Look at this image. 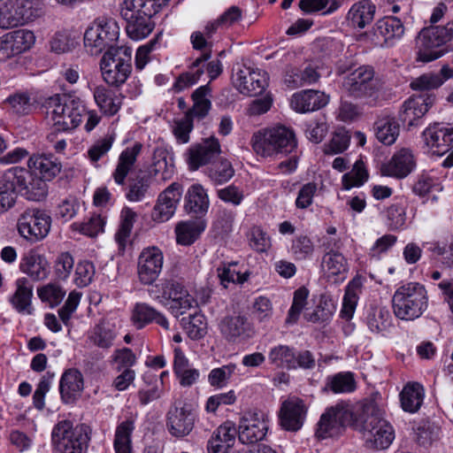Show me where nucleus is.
<instances>
[{"label":"nucleus","mask_w":453,"mask_h":453,"mask_svg":"<svg viewBox=\"0 0 453 453\" xmlns=\"http://www.w3.org/2000/svg\"><path fill=\"white\" fill-rule=\"evenodd\" d=\"M356 425L366 448L385 449L395 438L392 426L384 418V411L375 399L364 400L357 411Z\"/></svg>","instance_id":"obj_1"},{"label":"nucleus","mask_w":453,"mask_h":453,"mask_svg":"<svg viewBox=\"0 0 453 453\" xmlns=\"http://www.w3.org/2000/svg\"><path fill=\"white\" fill-rule=\"evenodd\" d=\"M349 73L342 79V89L351 98H374L382 88V83L372 65H364L357 67V64L352 60L340 63L337 73Z\"/></svg>","instance_id":"obj_2"},{"label":"nucleus","mask_w":453,"mask_h":453,"mask_svg":"<svg viewBox=\"0 0 453 453\" xmlns=\"http://www.w3.org/2000/svg\"><path fill=\"white\" fill-rule=\"evenodd\" d=\"M47 121L57 132H69L81 122L86 112L83 103L69 95H55L44 103Z\"/></svg>","instance_id":"obj_3"},{"label":"nucleus","mask_w":453,"mask_h":453,"mask_svg":"<svg viewBox=\"0 0 453 453\" xmlns=\"http://www.w3.org/2000/svg\"><path fill=\"white\" fill-rule=\"evenodd\" d=\"M165 4V0H125L120 13L127 22L128 36L133 40L148 36L154 28L151 18Z\"/></svg>","instance_id":"obj_4"},{"label":"nucleus","mask_w":453,"mask_h":453,"mask_svg":"<svg viewBox=\"0 0 453 453\" xmlns=\"http://www.w3.org/2000/svg\"><path fill=\"white\" fill-rule=\"evenodd\" d=\"M297 145L294 131L285 126H275L255 132L250 139L253 151L262 157L291 153Z\"/></svg>","instance_id":"obj_5"},{"label":"nucleus","mask_w":453,"mask_h":453,"mask_svg":"<svg viewBox=\"0 0 453 453\" xmlns=\"http://www.w3.org/2000/svg\"><path fill=\"white\" fill-rule=\"evenodd\" d=\"M394 314L402 320H414L428 307L427 292L418 282H407L396 288L392 297Z\"/></svg>","instance_id":"obj_6"},{"label":"nucleus","mask_w":453,"mask_h":453,"mask_svg":"<svg viewBox=\"0 0 453 453\" xmlns=\"http://www.w3.org/2000/svg\"><path fill=\"white\" fill-rule=\"evenodd\" d=\"M43 12L41 0H7L0 6V28L8 29L32 22Z\"/></svg>","instance_id":"obj_7"},{"label":"nucleus","mask_w":453,"mask_h":453,"mask_svg":"<svg viewBox=\"0 0 453 453\" xmlns=\"http://www.w3.org/2000/svg\"><path fill=\"white\" fill-rule=\"evenodd\" d=\"M88 430L84 425L73 427L71 421L62 420L52 430L53 446L60 453H83L89 441Z\"/></svg>","instance_id":"obj_8"},{"label":"nucleus","mask_w":453,"mask_h":453,"mask_svg":"<svg viewBox=\"0 0 453 453\" xmlns=\"http://www.w3.org/2000/svg\"><path fill=\"white\" fill-rule=\"evenodd\" d=\"M119 35V29L115 21L99 18L86 30L84 47L91 55H97L105 49H116L114 44Z\"/></svg>","instance_id":"obj_9"},{"label":"nucleus","mask_w":453,"mask_h":453,"mask_svg":"<svg viewBox=\"0 0 453 453\" xmlns=\"http://www.w3.org/2000/svg\"><path fill=\"white\" fill-rule=\"evenodd\" d=\"M449 42H453V19L445 26L423 28L417 38V43L419 47V59L429 62L439 58L443 52L434 49Z\"/></svg>","instance_id":"obj_10"},{"label":"nucleus","mask_w":453,"mask_h":453,"mask_svg":"<svg viewBox=\"0 0 453 453\" xmlns=\"http://www.w3.org/2000/svg\"><path fill=\"white\" fill-rule=\"evenodd\" d=\"M130 52L127 49L108 50L100 61L104 81L111 86L123 84L131 73Z\"/></svg>","instance_id":"obj_11"},{"label":"nucleus","mask_w":453,"mask_h":453,"mask_svg":"<svg viewBox=\"0 0 453 453\" xmlns=\"http://www.w3.org/2000/svg\"><path fill=\"white\" fill-rule=\"evenodd\" d=\"M210 38L200 32L192 33L190 41L195 50H201L203 53L189 66V70L177 78L173 86L174 92H180L196 83L203 73V63L211 56V43L208 42Z\"/></svg>","instance_id":"obj_12"},{"label":"nucleus","mask_w":453,"mask_h":453,"mask_svg":"<svg viewBox=\"0 0 453 453\" xmlns=\"http://www.w3.org/2000/svg\"><path fill=\"white\" fill-rule=\"evenodd\" d=\"M50 216L43 210L28 208L18 219L17 228L21 237L35 243L50 233Z\"/></svg>","instance_id":"obj_13"},{"label":"nucleus","mask_w":453,"mask_h":453,"mask_svg":"<svg viewBox=\"0 0 453 453\" xmlns=\"http://www.w3.org/2000/svg\"><path fill=\"white\" fill-rule=\"evenodd\" d=\"M9 181L17 187L19 191L27 199L32 201H41L48 194V185L40 179L28 167H12L5 173Z\"/></svg>","instance_id":"obj_14"},{"label":"nucleus","mask_w":453,"mask_h":453,"mask_svg":"<svg viewBox=\"0 0 453 453\" xmlns=\"http://www.w3.org/2000/svg\"><path fill=\"white\" fill-rule=\"evenodd\" d=\"M351 417V411L340 405L326 409L318 422L316 437L324 440L340 435Z\"/></svg>","instance_id":"obj_15"},{"label":"nucleus","mask_w":453,"mask_h":453,"mask_svg":"<svg viewBox=\"0 0 453 453\" xmlns=\"http://www.w3.org/2000/svg\"><path fill=\"white\" fill-rule=\"evenodd\" d=\"M232 80L236 89L247 96L260 95L268 85V76L265 72L245 65L233 74Z\"/></svg>","instance_id":"obj_16"},{"label":"nucleus","mask_w":453,"mask_h":453,"mask_svg":"<svg viewBox=\"0 0 453 453\" xmlns=\"http://www.w3.org/2000/svg\"><path fill=\"white\" fill-rule=\"evenodd\" d=\"M164 263L163 252L156 246L142 250L138 257L137 274L142 284L150 285L159 276Z\"/></svg>","instance_id":"obj_17"},{"label":"nucleus","mask_w":453,"mask_h":453,"mask_svg":"<svg viewBox=\"0 0 453 453\" xmlns=\"http://www.w3.org/2000/svg\"><path fill=\"white\" fill-rule=\"evenodd\" d=\"M195 415L187 403H174L166 414L167 430L176 438L188 435L195 426Z\"/></svg>","instance_id":"obj_18"},{"label":"nucleus","mask_w":453,"mask_h":453,"mask_svg":"<svg viewBox=\"0 0 453 453\" xmlns=\"http://www.w3.org/2000/svg\"><path fill=\"white\" fill-rule=\"evenodd\" d=\"M268 425L265 415L257 411H246L239 423V440L242 443H256L265 437Z\"/></svg>","instance_id":"obj_19"},{"label":"nucleus","mask_w":453,"mask_h":453,"mask_svg":"<svg viewBox=\"0 0 453 453\" xmlns=\"http://www.w3.org/2000/svg\"><path fill=\"white\" fill-rule=\"evenodd\" d=\"M181 185L173 182L159 194L151 212V219L154 222L163 223L173 216L181 197Z\"/></svg>","instance_id":"obj_20"},{"label":"nucleus","mask_w":453,"mask_h":453,"mask_svg":"<svg viewBox=\"0 0 453 453\" xmlns=\"http://www.w3.org/2000/svg\"><path fill=\"white\" fill-rule=\"evenodd\" d=\"M416 165L417 160L413 152L410 149L402 148L388 162L381 165L380 173L383 176L403 179L412 173Z\"/></svg>","instance_id":"obj_21"},{"label":"nucleus","mask_w":453,"mask_h":453,"mask_svg":"<svg viewBox=\"0 0 453 453\" xmlns=\"http://www.w3.org/2000/svg\"><path fill=\"white\" fill-rule=\"evenodd\" d=\"M307 408L298 397H289L280 406L279 418L281 427L287 431L296 432L303 425Z\"/></svg>","instance_id":"obj_22"},{"label":"nucleus","mask_w":453,"mask_h":453,"mask_svg":"<svg viewBox=\"0 0 453 453\" xmlns=\"http://www.w3.org/2000/svg\"><path fill=\"white\" fill-rule=\"evenodd\" d=\"M220 152V144L215 137H210L201 143L192 146L188 152L189 169L195 171L200 166L211 163Z\"/></svg>","instance_id":"obj_23"},{"label":"nucleus","mask_w":453,"mask_h":453,"mask_svg":"<svg viewBox=\"0 0 453 453\" xmlns=\"http://www.w3.org/2000/svg\"><path fill=\"white\" fill-rule=\"evenodd\" d=\"M219 326L222 336L229 342L244 341L254 334L248 319L241 315L225 317Z\"/></svg>","instance_id":"obj_24"},{"label":"nucleus","mask_w":453,"mask_h":453,"mask_svg":"<svg viewBox=\"0 0 453 453\" xmlns=\"http://www.w3.org/2000/svg\"><path fill=\"white\" fill-rule=\"evenodd\" d=\"M434 101L435 96L434 95H420L410 97L401 107L399 111L400 119L406 122L408 126L415 125V121L426 115Z\"/></svg>","instance_id":"obj_25"},{"label":"nucleus","mask_w":453,"mask_h":453,"mask_svg":"<svg viewBox=\"0 0 453 453\" xmlns=\"http://www.w3.org/2000/svg\"><path fill=\"white\" fill-rule=\"evenodd\" d=\"M19 270L33 280H42L50 273L49 262L37 249L27 250L20 258Z\"/></svg>","instance_id":"obj_26"},{"label":"nucleus","mask_w":453,"mask_h":453,"mask_svg":"<svg viewBox=\"0 0 453 453\" xmlns=\"http://www.w3.org/2000/svg\"><path fill=\"white\" fill-rule=\"evenodd\" d=\"M130 319L136 329H142L153 322L165 330H168L170 327L169 321L165 314L146 303L134 304Z\"/></svg>","instance_id":"obj_27"},{"label":"nucleus","mask_w":453,"mask_h":453,"mask_svg":"<svg viewBox=\"0 0 453 453\" xmlns=\"http://www.w3.org/2000/svg\"><path fill=\"white\" fill-rule=\"evenodd\" d=\"M27 167L42 180H53L61 171V163L52 154L37 153L27 160Z\"/></svg>","instance_id":"obj_28"},{"label":"nucleus","mask_w":453,"mask_h":453,"mask_svg":"<svg viewBox=\"0 0 453 453\" xmlns=\"http://www.w3.org/2000/svg\"><path fill=\"white\" fill-rule=\"evenodd\" d=\"M328 103V96L319 90L305 89L295 93L291 97V107L297 112L304 113L323 108Z\"/></svg>","instance_id":"obj_29"},{"label":"nucleus","mask_w":453,"mask_h":453,"mask_svg":"<svg viewBox=\"0 0 453 453\" xmlns=\"http://www.w3.org/2000/svg\"><path fill=\"white\" fill-rule=\"evenodd\" d=\"M234 424L226 421L219 426L208 441V453H228L234 445L236 438Z\"/></svg>","instance_id":"obj_30"},{"label":"nucleus","mask_w":453,"mask_h":453,"mask_svg":"<svg viewBox=\"0 0 453 453\" xmlns=\"http://www.w3.org/2000/svg\"><path fill=\"white\" fill-rule=\"evenodd\" d=\"M142 145L135 142L131 147H127L119 155L112 178L119 185H125L127 175L134 168L137 157L140 155Z\"/></svg>","instance_id":"obj_31"},{"label":"nucleus","mask_w":453,"mask_h":453,"mask_svg":"<svg viewBox=\"0 0 453 453\" xmlns=\"http://www.w3.org/2000/svg\"><path fill=\"white\" fill-rule=\"evenodd\" d=\"M83 376L77 369L66 370L60 380L59 391L65 403H73L83 390Z\"/></svg>","instance_id":"obj_32"},{"label":"nucleus","mask_w":453,"mask_h":453,"mask_svg":"<svg viewBox=\"0 0 453 453\" xmlns=\"http://www.w3.org/2000/svg\"><path fill=\"white\" fill-rule=\"evenodd\" d=\"M376 6L369 0L355 3L346 15L348 25L353 28L363 29L374 19Z\"/></svg>","instance_id":"obj_33"},{"label":"nucleus","mask_w":453,"mask_h":453,"mask_svg":"<svg viewBox=\"0 0 453 453\" xmlns=\"http://www.w3.org/2000/svg\"><path fill=\"white\" fill-rule=\"evenodd\" d=\"M209 204L207 192L201 184H194L188 189L184 206L188 213L203 216L207 212Z\"/></svg>","instance_id":"obj_34"},{"label":"nucleus","mask_w":453,"mask_h":453,"mask_svg":"<svg viewBox=\"0 0 453 453\" xmlns=\"http://www.w3.org/2000/svg\"><path fill=\"white\" fill-rule=\"evenodd\" d=\"M135 416L121 421L115 429L113 448L115 453H134L132 434L134 430Z\"/></svg>","instance_id":"obj_35"},{"label":"nucleus","mask_w":453,"mask_h":453,"mask_svg":"<svg viewBox=\"0 0 453 453\" xmlns=\"http://www.w3.org/2000/svg\"><path fill=\"white\" fill-rule=\"evenodd\" d=\"M425 390L418 382H408L400 393L401 406L404 411L417 412L424 401Z\"/></svg>","instance_id":"obj_36"},{"label":"nucleus","mask_w":453,"mask_h":453,"mask_svg":"<svg viewBox=\"0 0 453 453\" xmlns=\"http://www.w3.org/2000/svg\"><path fill=\"white\" fill-rule=\"evenodd\" d=\"M319 78L320 74L317 67L312 65H308L303 70L288 67L286 71L284 81L288 88H296L317 82Z\"/></svg>","instance_id":"obj_37"},{"label":"nucleus","mask_w":453,"mask_h":453,"mask_svg":"<svg viewBox=\"0 0 453 453\" xmlns=\"http://www.w3.org/2000/svg\"><path fill=\"white\" fill-rule=\"evenodd\" d=\"M32 296L33 287L27 280V279L20 278L17 280L16 290L10 299L13 307L19 312L32 314Z\"/></svg>","instance_id":"obj_38"},{"label":"nucleus","mask_w":453,"mask_h":453,"mask_svg":"<svg viewBox=\"0 0 453 453\" xmlns=\"http://www.w3.org/2000/svg\"><path fill=\"white\" fill-rule=\"evenodd\" d=\"M94 98L101 111L107 116L115 115L122 105V96L103 86L95 88Z\"/></svg>","instance_id":"obj_39"},{"label":"nucleus","mask_w":453,"mask_h":453,"mask_svg":"<svg viewBox=\"0 0 453 453\" xmlns=\"http://www.w3.org/2000/svg\"><path fill=\"white\" fill-rule=\"evenodd\" d=\"M211 88L209 84L199 87L192 93L193 105L186 113L193 119H203L211 110Z\"/></svg>","instance_id":"obj_40"},{"label":"nucleus","mask_w":453,"mask_h":453,"mask_svg":"<svg viewBox=\"0 0 453 453\" xmlns=\"http://www.w3.org/2000/svg\"><path fill=\"white\" fill-rule=\"evenodd\" d=\"M374 132L379 142L389 146L395 142L400 133V127L394 117L384 116L374 123Z\"/></svg>","instance_id":"obj_41"},{"label":"nucleus","mask_w":453,"mask_h":453,"mask_svg":"<svg viewBox=\"0 0 453 453\" xmlns=\"http://www.w3.org/2000/svg\"><path fill=\"white\" fill-rule=\"evenodd\" d=\"M205 228V222L197 219L195 220L182 221L176 225V241L181 245L192 244Z\"/></svg>","instance_id":"obj_42"},{"label":"nucleus","mask_w":453,"mask_h":453,"mask_svg":"<svg viewBox=\"0 0 453 453\" xmlns=\"http://www.w3.org/2000/svg\"><path fill=\"white\" fill-rule=\"evenodd\" d=\"M295 349L293 347L278 344L270 349L268 360L277 368L295 369Z\"/></svg>","instance_id":"obj_43"},{"label":"nucleus","mask_w":453,"mask_h":453,"mask_svg":"<svg viewBox=\"0 0 453 453\" xmlns=\"http://www.w3.org/2000/svg\"><path fill=\"white\" fill-rule=\"evenodd\" d=\"M403 33V22L395 17H384L379 19L374 26V35L381 36L386 42L394 38H400Z\"/></svg>","instance_id":"obj_44"},{"label":"nucleus","mask_w":453,"mask_h":453,"mask_svg":"<svg viewBox=\"0 0 453 453\" xmlns=\"http://www.w3.org/2000/svg\"><path fill=\"white\" fill-rule=\"evenodd\" d=\"M168 153L164 148H157L153 152L150 173L154 175H160L163 181L170 180L174 173V167L167 160Z\"/></svg>","instance_id":"obj_45"},{"label":"nucleus","mask_w":453,"mask_h":453,"mask_svg":"<svg viewBox=\"0 0 453 453\" xmlns=\"http://www.w3.org/2000/svg\"><path fill=\"white\" fill-rule=\"evenodd\" d=\"M181 324L184 331L192 340H200L207 334V321L205 317L200 312H196L188 318H183Z\"/></svg>","instance_id":"obj_46"},{"label":"nucleus","mask_w":453,"mask_h":453,"mask_svg":"<svg viewBox=\"0 0 453 453\" xmlns=\"http://www.w3.org/2000/svg\"><path fill=\"white\" fill-rule=\"evenodd\" d=\"M115 334L113 330L104 322L101 321L96 325L88 335V341L95 346L101 349L111 347Z\"/></svg>","instance_id":"obj_47"},{"label":"nucleus","mask_w":453,"mask_h":453,"mask_svg":"<svg viewBox=\"0 0 453 453\" xmlns=\"http://www.w3.org/2000/svg\"><path fill=\"white\" fill-rule=\"evenodd\" d=\"M137 214L129 207H124L120 212V226L115 234L119 247L124 248L130 236Z\"/></svg>","instance_id":"obj_48"},{"label":"nucleus","mask_w":453,"mask_h":453,"mask_svg":"<svg viewBox=\"0 0 453 453\" xmlns=\"http://www.w3.org/2000/svg\"><path fill=\"white\" fill-rule=\"evenodd\" d=\"M322 268L330 276H339L348 270L346 258L340 252H326L322 258Z\"/></svg>","instance_id":"obj_49"},{"label":"nucleus","mask_w":453,"mask_h":453,"mask_svg":"<svg viewBox=\"0 0 453 453\" xmlns=\"http://www.w3.org/2000/svg\"><path fill=\"white\" fill-rule=\"evenodd\" d=\"M369 178L368 171L363 160L356 161L351 171L342 176V185L343 189H350L362 186Z\"/></svg>","instance_id":"obj_50"},{"label":"nucleus","mask_w":453,"mask_h":453,"mask_svg":"<svg viewBox=\"0 0 453 453\" xmlns=\"http://www.w3.org/2000/svg\"><path fill=\"white\" fill-rule=\"evenodd\" d=\"M17 55L29 50L35 42V35L28 29H18L5 34Z\"/></svg>","instance_id":"obj_51"},{"label":"nucleus","mask_w":453,"mask_h":453,"mask_svg":"<svg viewBox=\"0 0 453 453\" xmlns=\"http://www.w3.org/2000/svg\"><path fill=\"white\" fill-rule=\"evenodd\" d=\"M439 427L428 420L420 421L415 431L416 441L424 447H428L439 439Z\"/></svg>","instance_id":"obj_52"},{"label":"nucleus","mask_w":453,"mask_h":453,"mask_svg":"<svg viewBox=\"0 0 453 453\" xmlns=\"http://www.w3.org/2000/svg\"><path fill=\"white\" fill-rule=\"evenodd\" d=\"M341 0H300L299 7L307 13L324 11V14H331L342 6Z\"/></svg>","instance_id":"obj_53"},{"label":"nucleus","mask_w":453,"mask_h":453,"mask_svg":"<svg viewBox=\"0 0 453 453\" xmlns=\"http://www.w3.org/2000/svg\"><path fill=\"white\" fill-rule=\"evenodd\" d=\"M237 368L236 364L229 363L212 369L208 374L209 384L215 388H222L226 387L235 372Z\"/></svg>","instance_id":"obj_54"},{"label":"nucleus","mask_w":453,"mask_h":453,"mask_svg":"<svg viewBox=\"0 0 453 453\" xmlns=\"http://www.w3.org/2000/svg\"><path fill=\"white\" fill-rule=\"evenodd\" d=\"M115 141L113 133L107 134L96 140L88 150L87 155L93 165H96L111 150Z\"/></svg>","instance_id":"obj_55"},{"label":"nucleus","mask_w":453,"mask_h":453,"mask_svg":"<svg viewBox=\"0 0 453 453\" xmlns=\"http://www.w3.org/2000/svg\"><path fill=\"white\" fill-rule=\"evenodd\" d=\"M4 104L17 114H28L32 110L31 97L27 92H17L10 95Z\"/></svg>","instance_id":"obj_56"},{"label":"nucleus","mask_w":453,"mask_h":453,"mask_svg":"<svg viewBox=\"0 0 453 453\" xmlns=\"http://www.w3.org/2000/svg\"><path fill=\"white\" fill-rule=\"evenodd\" d=\"M65 292L57 283H48L37 288V295L43 303L50 307L58 305L65 296Z\"/></svg>","instance_id":"obj_57"},{"label":"nucleus","mask_w":453,"mask_h":453,"mask_svg":"<svg viewBox=\"0 0 453 453\" xmlns=\"http://www.w3.org/2000/svg\"><path fill=\"white\" fill-rule=\"evenodd\" d=\"M74 265V258L68 251L60 252L54 260V273L60 280H66Z\"/></svg>","instance_id":"obj_58"},{"label":"nucleus","mask_w":453,"mask_h":453,"mask_svg":"<svg viewBox=\"0 0 453 453\" xmlns=\"http://www.w3.org/2000/svg\"><path fill=\"white\" fill-rule=\"evenodd\" d=\"M104 219L101 217V215L93 214L88 220L84 222L73 223L72 227L73 230H77L83 234L94 237L104 231Z\"/></svg>","instance_id":"obj_59"},{"label":"nucleus","mask_w":453,"mask_h":453,"mask_svg":"<svg viewBox=\"0 0 453 453\" xmlns=\"http://www.w3.org/2000/svg\"><path fill=\"white\" fill-rule=\"evenodd\" d=\"M389 313L383 308H372L368 313L366 323L373 333H380L388 326Z\"/></svg>","instance_id":"obj_60"},{"label":"nucleus","mask_w":453,"mask_h":453,"mask_svg":"<svg viewBox=\"0 0 453 453\" xmlns=\"http://www.w3.org/2000/svg\"><path fill=\"white\" fill-rule=\"evenodd\" d=\"M95 266L88 260L79 261L74 271L73 281L80 288L89 285L95 276Z\"/></svg>","instance_id":"obj_61"},{"label":"nucleus","mask_w":453,"mask_h":453,"mask_svg":"<svg viewBox=\"0 0 453 453\" xmlns=\"http://www.w3.org/2000/svg\"><path fill=\"white\" fill-rule=\"evenodd\" d=\"M326 387L334 393L351 392L355 389V380L350 372H340L328 379Z\"/></svg>","instance_id":"obj_62"},{"label":"nucleus","mask_w":453,"mask_h":453,"mask_svg":"<svg viewBox=\"0 0 453 453\" xmlns=\"http://www.w3.org/2000/svg\"><path fill=\"white\" fill-rule=\"evenodd\" d=\"M234 174V170L232 164L226 160L222 159L214 163L209 170L210 178L216 183L221 184L229 180Z\"/></svg>","instance_id":"obj_63"},{"label":"nucleus","mask_w":453,"mask_h":453,"mask_svg":"<svg viewBox=\"0 0 453 453\" xmlns=\"http://www.w3.org/2000/svg\"><path fill=\"white\" fill-rule=\"evenodd\" d=\"M16 202V193L13 184L4 174L0 179V213L8 211Z\"/></svg>","instance_id":"obj_64"}]
</instances>
